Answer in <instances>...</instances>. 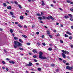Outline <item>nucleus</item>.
Returning a JSON list of instances; mask_svg holds the SVG:
<instances>
[{"label":"nucleus","mask_w":73,"mask_h":73,"mask_svg":"<svg viewBox=\"0 0 73 73\" xmlns=\"http://www.w3.org/2000/svg\"><path fill=\"white\" fill-rule=\"evenodd\" d=\"M70 10L71 12H73V9H70Z\"/></svg>","instance_id":"nucleus-46"},{"label":"nucleus","mask_w":73,"mask_h":73,"mask_svg":"<svg viewBox=\"0 0 73 73\" xmlns=\"http://www.w3.org/2000/svg\"><path fill=\"white\" fill-rule=\"evenodd\" d=\"M15 24H19V23L17 22H15Z\"/></svg>","instance_id":"nucleus-51"},{"label":"nucleus","mask_w":73,"mask_h":73,"mask_svg":"<svg viewBox=\"0 0 73 73\" xmlns=\"http://www.w3.org/2000/svg\"><path fill=\"white\" fill-rule=\"evenodd\" d=\"M71 47V48L72 49L73 48V45L72 44H71L70 45Z\"/></svg>","instance_id":"nucleus-42"},{"label":"nucleus","mask_w":73,"mask_h":73,"mask_svg":"<svg viewBox=\"0 0 73 73\" xmlns=\"http://www.w3.org/2000/svg\"><path fill=\"white\" fill-rule=\"evenodd\" d=\"M6 70H7V71H8L9 69H8V68H6Z\"/></svg>","instance_id":"nucleus-55"},{"label":"nucleus","mask_w":73,"mask_h":73,"mask_svg":"<svg viewBox=\"0 0 73 73\" xmlns=\"http://www.w3.org/2000/svg\"><path fill=\"white\" fill-rule=\"evenodd\" d=\"M52 50V48H50L48 49V50H50V51H51Z\"/></svg>","instance_id":"nucleus-37"},{"label":"nucleus","mask_w":73,"mask_h":73,"mask_svg":"<svg viewBox=\"0 0 73 73\" xmlns=\"http://www.w3.org/2000/svg\"><path fill=\"white\" fill-rule=\"evenodd\" d=\"M38 70H39V71H40V70H41V68H38Z\"/></svg>","instance_id":"nucleus-30"},{"label":"nucleus","mask_w":73,"mask_h":73,"mask_svg":"<svg viewBox=\"0 0 73 73\" xmlns=\"http://www.w3.org/2000/svg\"><path fill=\"white\" fill-rule=\"evenodd\" d=\"M3 5L4 7H7V4L5 3H3Z\"/></svg>","instance_id":"nucleus-23"},{"label":"nucleus","mask_w":73,"mask_h":73,"mask_svg":"<svg viewBox=\"0 0 73 73\" xmlns=\"http://www.w3.org/2000/svg\"><path fill=\"white\" fill-rule=\"evenodd\" d=\"M56 72H58V70L56 69Z\"/></svg>","instance_id":"nucleus-59"},{"label":"nucleus","mask_w":73,"mask_h":73,"mask_svg":"<svg viewBox=\"0 0 73 73\" xmlns=\"http://www.w3.org/2000/svg\"><path fill=\"white\" fill-rule=\"evenodd\" d=\"M46 17L44 16H43V19H46Z\"/></svg>","instance_id":"nucleus-36"},{"label":"nucleus","mask_w":73,"mask_h":73,"mask_svg":"<svg viewBox=\"0 0 73 73\" xmlns=\"http://www.w3.org/2000/svg\"><path fill=\"white\" fill-rule=\"evenodd\" d=\"M18 42H19L17 41H14V43L15 44V45H17V44H18Z\"/></svg>","instance_id":"nucleus-8"},{"label":"nucleus","mask_w":73,"mask_h":73,"mask_svg":"<svg viewBox=\"0 0 73 73\" xmlns=\"http://www.w3.org/2000/svg\"><path fill=\"white\" fill-rule=\"evenodd\" d=\"M40 58L41 59H46V57L45 56H42Z\"/></svg>","instance_id":"nucleus-5"},{"label":"nucleus","mask_w":73,"mask_h":73,"mask_svg":"<svg viewBox=\"0 0 73 73\" xmlns=\"http://www.w3.org/2000/svg\"><path fill=\"white\" fill-rule=\"evenodd\" d=\"M19 41H20V42H23V40H22L21 39H19Z\"/></svg>","instance_id":"nucleus-19"},{"label":"nucleus","mask_w":73,"mask_h":73,"mask_svg":"<svg viewBox=\"0 0 73 73\" xmlns=\"http://www.w3.org/2000/svg\"><path fill=\"white\" fill-rule=\"evenodd\" d=\"M23 18H24V17H23V16H21L20 17V19H21V20H23Z\"/></svg>","instance_id":"nucleus-12"},{"label":"nucleus","mask_w":73,"mask_h":73,"mask_svg":"<svg viewBox=\"0 0 73 73\" xmlns=\"http://www.w3.org/2000/svg\"><path fill=\"white\" fill-rule=\"evenodd\" d=\"M18 6H19V8H20V9H21L22 7H21V6L20 5H19V4H18Z\"/></svg>","instance_id":"nucleus-16"},{"label":"nucleus","mask_w":73,"mask_h":73,"mask_svg":"<svg viewBox=\"0 0 73 73\" xmlns=\"http://www.w3.org/2000/svg\"><path fill=\"white\" fill-rule=\"evenodd\" d=\"M59 60H60V61H62V58H59Z\"/></svg>","instance_id":"nucleus-49"},{"label":"nucleus","mask_w":73,"mask_h":73,"mask_svg":"<svg viewBox=\"0 0 73 73\" xmlns=\"http://www.w3.org/2000/svg\"><path fill=\"white\" fill-rule=\"evenodd\" d=\"M10 13L11 15H13V12H10Z\"/></svg>","instance_id":"nucleus-22"},{"label":"nucleus","mask_w":73,"mask_h":73,"mask_svg":"<svg viewBox=\"0 0 73 73\" xmlns=\"http://www.w3.org/2000/svg\"><path fill=\"white\" fill-rule=\"evenodd\" d=\"M42 5H45V3H44L43 1H42Z\"/></svg>","instance_id":"nucleus-18"},{"label":"nucleus","mask_w":73,"mask_h":73,"mask_svg":"<svg viewBox=\"0 0 73 73\" xmlns=\"http://www.w3.org/2000/svg\"><path fill=\"white\" fill-rule=\"evenodd\" d=\"M18 26L19 27H20V28H22V26H21L20 25H18Z\"/></svg>","instance_id":"nucleus-34"},{"label":"nucleus","mask_w":73,"mask_h":73,"mask_svg":"<svg viewBox=\"0 0 73 73\" xmlns=\"http://www.w3.org/2000/svg\"><path fill=\"white\" fill-rule=\"evenodd\" d=\"M39 58H40L42 56V54H43V53L42 52H39Z\"/></svg>","instance_id":"nucleus-1"},{"label":"nucleus","mask_w":73,"mask_h":73,"mask_svg":"<svg viewBox=\"0 0 73 73\" xmlns=\"http://www.w3.org/2000/svg\"><path fill=\"white\" fill-rule=\"evenodd\" d=\"M56 24L57 25H58L59 24V23H56Z\"/></svg>","instance_id":"nucleus-53"},{"label":"nucleus","mask_w":73,"mask_h":73,"mask_svg":"<svg viewBox=\"0 0 73 73\" xmlns=\"http://www.w3.org/2000/svg\"><path fill=\"white\" fill-rule=\"evenodd\" d=\"M15 4H17V5H18V4H18V3H17V2L16 1H15Z\"/></svg>","instance_id":"nucleus-29"},{"label":"nucleus","mask_w":73,"mask_h":73,"mask_svg":"<svg viewBox=\"0 0 73 73\" xmlns=\"http://www.w3.org/2000/svg\"><path fill=\"white\" fill-rule=\"evenodd\" d=\"M70 20L71 21H73V19H70Z\"/></svg>","instance_id":"nucleus-64"},{"label":"nucleus","mask_w":73,"mask_h":73,"mask_svg":"<svg viewBox=\"0 0 73 73\" xmlns=\"http://www.w3.org/2000/svg\"><path fill=\"white\" fill-rule=\"evenodd\" d=\"M51 66H55V64H51Z\"/></svg>","instance_id":"nucleus-41"},{"label":"nucleus","mask_w":73,"mask_h":73,"mask_svg":"<svg viewBox=\"0 0 73 73\" xmlns=\"http://www.w3.org/2000/svg\"><path fill=\"white\" fill-rule=\"evenodd\" d=\"M22 36L23 37H24V38H27V36L24 35H22Z\"/></svg>","instance_id":"nucleus-11"},{"label":"nucleus","mask_w":73,"mask_h":73,"mask_svg":"<svg viewBox=\"0 0 73 73\" xmlns=\"http://www.w3.org/2000/svg\"><path fill=\"white\" fill-rule=\"evenodd\" d=\"M66 53L67 54H69V52H68L67 51H66Z\"/></svg>","instance_id":"nucleus-56"},{"label":"nucleus","mask_w":73,"mask_h":73,"mask_svg":"<svg viewBox=\"0 0 73 73\" xmlns=\"http://www.w3.org/2000/svg\"><path fill=\"white\" fill-rule=\"evenodd\" d=\"M24 28H27V26L26 25H25L24 26Z\"/></svg>","instance_id":"nucleus-44"},{"label":"nucleus","mask_w":73,"mask_h":73,"mask_svg":"<svg viewBox=\"0 0 73 73\" xmlns=\"http://www.w3.org/2000/svg\"><path fill=\"white\" fill-rule=\"evenodd\" d=\"M72 38H73V37H72V36H70L69 37V39L70 40H71V39H72Z\"/></svg>","instance_id":"nucleus-28"},{"label":"nucleus","mask_w":73,"mask_h":73,"mask_svg":"<svg viewBox=\"0 0 73 73\" xmlns=\"http://www.w3.org/2000/svg\"><path fill=\"white\" fill-rule=\"evenodd\" d=\"M71 28H72V29H73V26H72L71 27Z\"/></svg>","instance_id":"nucleus-63"},{"label":"nucleus","mask_w":73,"mask_h":73,"mask_svg":"<svg viewBox=\"0 0 73 73\" xmlns=\"http://www.w3.org/2000/svg\"><path fill=\"white\" fill-rule=\"evenodd\" d=\"M19 49H20V50H23V48H19Z\"/></svg>","instance_id":"nucleus-38"},{"label":"nucleus","mask_w":73,"mask_h":73,"mask_svg":"<svg viewBox=\"0 0 73 73\" xmlns=\"http://www.w3.org/2000/svg\"><path fill=\"white\" fill-rule=\"evenodd\" d=\"M32 65V63L31 62H29V64H26V66H31Z\"/></svg>","instance_id":"nucleus-2"},{"label":"nucleus","mask_w":73,"mask_h":73,"mask_svg":"<svg viewBox=\"0 0 73 73\" xmlns=\"http://www.w3.org/2000/svg\"><path fill=\"white\" fill-rule=\"evenodd\" d=\"M41 15L42 16H43V15H44V14L43 13L41 12Z\"/></svg>","instance_id":"nucleus-50"},{"label":"nucleus","mask_w":73,"mask_h":73,"mask_svg":"<svg viewBox=\"0 0 73 73\" xmlns=\"http://www.w3.org/2000/svg\"><path fill=\"white\" fill-rule=\"evenodd\" d=\"M34 61L35 62H37V60H36V59H34Z\"/></svg>","instance_id":"nucleus-43"},{"label":"nucleus","mask_w":73,"mask_h":73,"mask_svg":"<svg viewBox=\"0 0 73 73\" xmlns=\"http://www.w3.org/2000/svg\"><path fill=\"white\" fill-rule=\"evenodd\" d=\"M37 16H41V14H40L38 13L36 14Z\"/></svg>","instance_id":"nucleus-32"},{"label":"nucleus","mask_w":73,"mask_h":73,"mask_svg":"<svg viewBox=\"0 0 73 73\" xmlns=\"http://www.w3.org/2000/svg\"><path fill=\"white\" fill-rule=\"evenodd\" d=\"M62 54L63 57V58H66V56H65V54L62 53Z\"/></svg>","instance_id":"nucleus-4"},{"label":"nucleus","mask_w":73,"mask_h":73,"mask_svg":"<svg viewBox=\"0 0 73 73\" xmlns=\"http://www.w3.org/2000/svg\"><path fill=\"white\" fill-rule=\"evenodd\" d=\"M67 1L68 2V3H71V2L70 1L67 0Z\"/></svg>","instance_id":"nucleus-35"},{"label":"nucleus","mask_w":73,"mask_h":73,"mask_svg":"<svg viewBox=\"0 0 73 73\" xmlns=\"http://www.w3.org/2000/svg\"><path fill=\"white\" fill-rule=\"evenodd\" d=\"M47 34H48V35H49V34H50V32H49V31H47Z\"/></svg>","instance_id":"nucleus-21"},{"label":"nucleus","mask_w":73,"mask_h":73,"mask_svg":"<svg viewBox=\"0 0 73 73\" xmlns=\"http://www.w3.org/2000/svg\"><path fill=\"white\" fill-rule=\"evenodd\" d=\"M10 32H11V33H13V30L11 29L10 30Z\"/></svg>","instance_id":"nucleus-20"},{"label":"nucleus","mask_w":73,"mask_h":73,"mask_svg":"<svg viewBox=\"0 0 73 73\" xmlns=\"http://www.w3.org/2000/svg\"><path fill=\"white\" fill-rule=\"evenodd\" d=\"M14 38L15 40H18V38L16 36L14 37Z\"/></svg>","instance_id":"nucleus-14"},{"label":"nucleus","mask_w":73,"mask_h":73,"mask_svg":"<svg viewBox=\"0 0 73 73\" xmlns=\"http://www.w3.org/2000/svg\"><path fill=\"white\" fill-rule=\"evenodd\" d=\"M64 17L65 18V19H68V18H69V17L68 16H64Z\"/></svg>","instance_id":"nucleus-10"},{"label":"nucleus","mask_w":73,"mask_h":73,"mask_svg":"<svg viewBox=\"0 0 73 73\" xmlns=\"http://www.w3.org/2000/svg\"><path fill=\"white\" fill-rule=\"evenodd\" d=\"M60 42L61 43V44H62L63 43V41L61 40H60Z\"/></svg>","instance_id":"nucleus-40"},{"label":"nucleus","mask_w":73,"mask_h":73,"mask_svg":"<svg viewBox=\"0 0 73 73\" xmlns=\"http://www.w3.org/2000/svg\"><path fill=\"white\" fill-rule=\"evenodd\" d=\"M26 12H27V13H29V11L28 10H26Z\"/></svg>","instance_id":"nucleus-60"},{"label":"nucleus","mask_w":73,"mask_h":73,"mask_svg":"<svg viewBox=\"0 0 73 73\" xmlns=\"http://www.w3.org/2000/svg\"><path fill=\"white\" fill-rule=\"evenodd\" d=\"M38 19L39 20H42V18L41 17H38Z\"/></svg>","instance_id":"nucleus-27"},{"label":"nucleus","mask_w":73,"mask_h":73,"mask_svg":"<svg viewBox=\"0 0 73 73\" xmlns=\"http://www.w3.org/2000/svg\"><path fill=\"white\" fill-rule=\"evenodd\" d=\"M60 26L61 27H63V25L62 24H61Z\"/></svg>","instance_id":"nucleus-57"},{"label":"nucleus","mask_w":73,"mask_h":73,"mask_svg":"<svg viewBox=\"0 0 73 73\" xmlns=\"http://www.w3.org/2000/svg\"><path fill=\"white\" fill-rule=\"evenodd\" d=\"M69 67H70L69 66H67L66 67V69H68L69 70Z\"/></svg>","instance_id":"nucleus-24"},{"label":"nucleus","mask_w":73,"mask_h":73,"mask_svg":"<svg viewBox=\"0 0 73 73\" xmlns=\"http://www.w3.org/2000/svg\"><path fill=\"white\" fill-rule=\"evenodd\" d=\"M66 33H67V34H68V35H72V34H71V33H69L68 31L66 32Z\"/></svg>","instance_id":"nucleus-13"},{"label":"nucleus","mask_w":73,"mask_h":73,"mask_svg":"<svg viewBox=\"0 0 73 73\" xmlns=\"http://www.w3.org/2000/svg\"><path fill=\"white\" fill-rule=\"evenodd\" d=\"M4 50L5 52V53H8V52H7V51L6 50V49H4Z\"/></svg>","instance_id":"nucleus-31"},{"label":"nucleus","mask_w":73,"mask_h":73,"mask_svg":"<svg viewBox=\"0 0 73 73\" xmlns=\"http://www.w3.org/2000/svg\"><path fill=\"white\" fill-rule=\"evenodd\" d=\"M62 53H64V54H66V50H62Z\"/></svg>","instance_id":"nucleus-6"},{"label":"nucleus","mask_w":73,"mask_h":73,"mask_svg":"<svg viewBox=\"0 0 73 73\" xmlns=\"http://www.w3.org/2000/svg\"><path fill=\"white\" fill-rule=\"evenodd\" d=\"M42 38H44V35H42Z\"/></svg>","instance_id":"nucleus-58"},{"label":"nucleus","mask_w":73,"mask_h":73,"mask_svg":"<svg viewBox=\"0 0 73 73\" xmlns=\"http://www.w3.org/2000/svg\"><path fill=\"white\" fill-rule=\"evenodd\" d=\"M9 62L10 63H11V64H15V62H14L13 61H12L11 60H10L9 61Z\"/></svg>","instance_id":"nucleus-3"},{"label":"nucleus","mask_w":73,"mask_h":73,"mask_svg":"<svg viewBox=\"0 0 73 73\" xmlns=\"http://www.w3.org/2000/svg\"><path fill=\"white\" fill-rule=\"evenodd\" d=\"M57 36H60V34L58 33L57 34Z\"/></svg>","instance_id":"nucleus-48"},{"label":"nucleus","mask_w":73,"mask_h":73,"mask_svg":"<svg viewBox=\"0 0 73 73\" xmlns=\"http://www.w3.org/2000/svg\"><path fill=\"white\" fill-rule=\"evenodd\" d=\"M27 44L28 45H31V44L29 43H27Z\"/></svg>","instance_id":"nucleus-54"},{"label":"nucleus","mask_w":73,"mask_h":73,"mask_svg":"<svg viewBox=\"0 0 73 73\" xmlns=\"http://www.w3.org/2000/svg\"><path fill=\"white\" fill-rule=\"evenodd\" d=\"M14 47L15 48H17V46H16L15 45H14Z\"/></svg>","instance_id":"nucleus-62"},{"label":"nucleus","mask_w":73,"mask_h":73,"mask_svg":"<svg viewBox=\"0 0 73 73\" xmlns=\"http://www.w3.org/2000/svg\"><path fill=\"white\" fill-rule=\"evenodd\" d=\"M68 15L70 16V17H71V18H73V17L72 16V15L70 14H68Z\"/></svg>","instance_id":"nucleus-26"},{"label":"nucleus","mask_w":73,"mask_h":73,"mask_svg":"<svg viewBox=\"0 0 73 73\" xmlns=\"http://www.w3.org/2000/svg\"><path fill=\"white\" fill-rule=\"evenodd\" d=\"M17 46H21V44L20 43V42H18V44H17Z\"/></svg>","instance_id":"nucleus-9"},{"label":"nucleus","mask_w":73,"mask_h":73,"mask_svg":"<svg viewBox=\"0 0 73 73\" xmlns=\"http://www.w3.org/2000/svg\"><path fill=\"white\" fill-rule=\"evenodd\" d=\"M36 57L37 56L36 55H34L33 56V57H34V58H36Z\"/></svg>","instance_id":"nucleus-45"},{"label":"nucleus","mask_w":73,"mask_h":73,"mask_svg":"<svg viewBox=\"0 0 73 73\" xmlns=\"http://www.w3.org/2000/svg\"><path fill=\"white\" fill-rule=\"evenodd\" d=\"M33 52H34V53H37V52H36V50H33Z\"/></svg>","instance_id":"nucleus-15"},{"label":"nucleus","mask_w":73,"mask_h":73,"mask_svg":"<svg viewBox=\"0 0 73 73\" xmlns=\"http://www.w3.org/2000/svg\"><path fill=\"white\" fill-rule=\"evenodd\" d=\"M72 69H73V68H72V67H70L69 68V70H72Z\"/></svg>","instance_id":"nucleus-17"},{"label":"nucleus","mask_w":73,"mask_h":73,"mask_svg":"<svg viewBox=\"0 0 73 73\" xmlns=\"http://www.w3.org/2000/svg\"><path fill=\"white\" fill-rule=\"evenodd\" d=\"M12 8V7L11 6H9L7 7V9H11Z\"/></svg>","instance_id":"nucleus-7"},{"label":"nucleus","mask_w":73,"mask_h":73,"mask_svg":"<svg viewBox=\"0 0 73 73\" xmlns=\"http://www.w3.org/2000/svg\"><path fill=\"white\" fill-rule=\"evenodd\" d=\"M42 44L44 46H45V45H46V44L45 43H42Z\"/></svg>","instance_id":"nucleus-39"},{"label":"nucleus","mask_w":73,"mask_h":73,"mask_svg":"<svg viewBox=\"0 0 73 73\" xmlns=\"http://www.w3.org/2000/svg\"><path fill=\"white\" fill-rule=\"evenodd\" d=\"M64 36L65 37H68V35H67L65 34L64 35Z\"/></svg>","instance_id":"nucleus-25"},{"label":"nucleus","mask_w":73,"mask_h":73,"mask_svg":"<svg viewBox=\"0 0 73 73\" xmlns=\"http://www.w3.org/2000/svg\"><path fill=\"white\" fill-rule=\"evenodd\" d=\"M63 62L64 63H65V62H66V61L65 60H63Z\"/></svg>","instance_id":"nucleus-52"},{"label":"nucleus","mask_w":73,"mask_h":73,"mask_svg":"<svg viewBox=\"0 0 73 73\" xmlns=\"http://www.w3.org/2000/svg\"><path fill=\"white\" fill-rule=\"evenodd\" d=\"M37 35H39V33H40L38 32H37L36 33Z\"/></svg>","instance_id":"nucleus-47"},{"label":"nucleus","mask_w":73,"mask_h":73,"mask_svg":"<svg viewBox=\"0 0 73 73\" xmlns=\"http://www.w3.org/2000/svg\"><path fill=\"white\" fill-rule=\"evenodd\" d=\"M36 65H39V63H36Z\"/></svg>","instance_id":"nucleus-61"},{"label":"nucleus","mask_w":73,"mask_h":73,"mask_svg":"<svg viewBox=\"0 0 73 73\" xmlns=\"http://www.w3.org/2000/svg\"><path fill=\"white\" fill-rule=\"evenodd\" d=\"M2 62L3 64H5V62L4 61H2Z\"/></svg>","instance_id":"nucleus-33"}]
</instances>
